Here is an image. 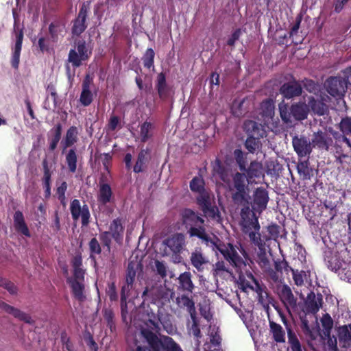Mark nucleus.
I'll return each mask as SVG.
<instances>
[{
  "mask_svg": "<svg viewBox=\"0 0 351 351\" xmlns=\"http://www.w3.org/2000/svg\"><path fill=\"white\" fill-rule=\"evenodd\" d=\"M232 183L229 184L232 201L235 205L242 206L241 216L249 211L251 197L249 194L247 178L244 173L236 172L232 176Z\"/></svg>",
  "mask_w": 351,
  "mask_h": 351,
  "instance_id": "1",
  "label": "nucleus"
},
{
  "mask_svg": "<svg viewBox=\"0 0 351 351\" xmlns=\"http://www.w3.org/2000/svg\"><path fill=\"white\" fill-rule=\"evenodd\" d=\"M141 333L149 348L138 346L136 351H183L170 337L164 336L159 338L152 330L147 328L142 329Z\"/></svg>",
  "mask_w": 351,
  "mask_h": 351,
  "instance_id": "2",
  "label": "nucleus"
},
{
  "mask_svg": "<svg viewBox=\"0 0 351 351\" xmlns=\"http://www.w3.org/2000/svg\"><path fill=\"white\" fill-rule=\"evenodd\" d=\"M141 333L149 348L138 346L136 351H183L170 337L164 336L159 338L152 330L147 328L142 329Z\"/></svg>",
  "mask_w": 351,
  "mask_h": 351,
  "instance_id": "3",
  "label": "nucleus"
},
{
  "mask_svg": "<svg viewBox=\"0 0 351 351\" xmlns=\"http://www.w3.org/2000/svg\"><path fill=\"white\" fill-rule=\"evenodd\" d=\"M141 333L149 348L138 346L136 351H183L170 337L164 336L159 338L152 330L147 328L142 329Z\"/></svg>",
  "mask_w": 351,
  "mask_h": 351,
  "instance_id": "4",
  "label": "nucleus"
},
{
  "mask_svg": "<svg viewBox=\"0 0 351 351\" xmlns=\"http://www.w3.org/2000/svg\"><path fill=\"white\" fill-rule=\"evenodd\" d=\"M182 221L186 228H189L188 233L190 237H197L205 241L210 240L206 232L205 221L199 213L191 209H185L182 214Z\"/></svg>",
  "mask_w": 351,
  "mask_h": 351,
  "instance_id": "5",
  "label": "nucleus"
},
{
  "mask_svg": "<svg viewBox=\"0 0 351 351\" xmlns=\"http://www.w3.org/2000/svg\"><path fill=\"white\" fill-rule=\"evenodd\" d=\"M162 244L165 246L163 256H171L175 263L182 262L180 254L185 246V237L183 234L176 233L165 239Z\"/></svg>",
  "mask_w": 351,
  "mask_h": 351,
  "instance_id": "6",
  "label": "nucleus"
},
{
  "mask_svg": "<svg viewBox=\"0 0 351 351\" xmlns=\"http://www.w3.org/2000/svg\"><path fill=\"white\" fill-rule=\"evenodd\" d=\"M75 47L76 49H70L68 61L73 68H78L82 64V62L87 61L90 58L93 49L84 40H77Z\"/></svg>",
  "mask_w": 351,
  "mask_h": 351,
  "instance_id": "7",
  "label": "nucleus"
},
{
  "mask_svg": "<svg viewBox=\"0 0 351 351\" xmlns=\"http://www.w3.org/2000/svg\"><path fill=\"white\" fill-rule=\"evenodd\" d=\"M90 4V1H86L80 5L77 16L72 21L71 34L73 36H80L86 29Z\"/></svg>",
  "mask_w": 351,
  "mask_h": 351,
  "instance_id": "8",
  "label": "nucleus"
},
{
  "mask_svg": "<svg viewBox=\"0 0 351 351\" xmlns=\"http://www.w3.org/2000/svg\"><path fill=\"white\" fill-rule=\"evenodd\" d=\"M196 202L205 217L212 219H220L218 208L212 202L210 193L205 191L198 194Z\"/></svg>",
  "mask_w": 351,
  "mask_h": 351,
  "instance_id": "9",
  "label": "nucleus"
},
{
  "mask_svg": "<svg viewBox=\"0 0 351 351\" xmlns=\"http://www.w3.org/2000/svg\"><path fill=\"white\" fill-rule=\"evenodd\" d=\"M215 249L219 252L224 258L235 267L245 265L243 258L238 254L234 245L230 243H224L221 241L215 243Z\"/></svg>",
  "mask_w": 351,
  "mask_h": 351,
  "instance_id": "10",
  "label": "nucleus"
},
{
  "mask_svg": "<svg viewBox=\"0 0 351 351\" xmlns=\"http://www.w3.org/2000/svg\"><path fill=\"white\" fill-rule=\"evenodd\" d=\"M324 86L328 94L334 97L341 98L346 91L348 81L340 76L330 77L326 80Z\"/></svg>",
  "mask_w": 351,
  "mask_h": 351,
  "instance_id": "11",
  "label": "nucleus"
},
{
  "mask_svg": "<svg viewBox=\"0 0 351 351\" xmlns=\"http://www.w3.org/2000/svg\"><path fill=\"white\" fill-rule=\"evenodd\" d=\"M70 211L73 221H77L81 217L82 226H87L90 223V213L87 204L81 206L77 199H74L70 204Z\"/></svg>",
  "mask_w": 351,
  "mask_h": 351,
  "instance_id": "12",
  "label": "nucleus"
},
{
  "mask_svg": "<svg viewBox=\"0 0 351 351\" xmlns=\"http://www.w3.org/2000/svg\"><path fill=\"white\" fill-rule=\"evenodd\" d=\"M274 269L269 270L267 277L274 283H282L284 280L283 271L287 274L291 271V267L285 258H277L274 261Z\"/></svg>",
  "mask_w": 351,
  "mask_h": 351,
  "instance_id": "13",
  "label": "nucleus"
},
{
  "mask_svg": "<svg viewBox=\"0 0 351 351\" xmlns=\"http://www.w3.org/2000/svg\"><path fill=\"white\" fill-rule=\"evenodd\" d=\"M14 33L16 37V42L14 46L12 48V58H11V65L15 69H18L20 63V56L22 49V44L24 37L23 29L20 28L19 25H17L16 22H14Z\"/></svg>",
  "mask_w": 351,
  "mask_h": 351,
  "instance_id": "14",
  "label": "nucleus"
},
{
  "mask_svg": "<svg viewBox=\"0 0 351 351\" xmlns=\"http://www.w3.org/2000/svg\"><path fill=\"white\" fill-rule=\"evenodd\" d=\"M278 294L280 301L288 312L290 309L295 310L297 308V298L294 296L290 287L287 284H283L278 287Z\"/></svg>",
  "mask_w": 351,
  "mask_h": 351,
  "instance_id": "15",
  "label": "nucleus"
},
{
  "mask_svg": "<svg viewBox=\"0 0 351 351\" xmlns=\"http://www.w3.org/2000/svg\"><path fill=\"white\" fill-rule=\"evenodd\" d=\"M292 145L299 158L309 156L312 152V141L310 142L308 138L304 136H295L293 137Z\"/></svg>",
  "mask_w": 351,
  "mask_h": 351,
  "instance_id": "16",
  "label": "nucleus"
},
{
  "mask_svg": "<svg viewBox=\"0 0 351 351\" xmlns=\"http://www.w3.org/2000/svg\"><path fill=\"white\" fill-rule=\"evenodd\" d=\"M280 93L288 99L299 97L302 93V84L293 78V80L285 82L280 86Z\"/></svg>",
  "mask_w": 351,
  "mask_h": 351,
  "instance_id": "17",
  "label": "nucleus"
},
{
  "mask_svg": "<svg viewBox=\"0 0 351 351\" xmlns=\"http://www.w3.org/2000/svg\"><path fill=\"white\" fill-rule=\"evenodd\" d=\"M311 141L313 147L325 151H329L333 143L332 137L326 131L322 130L313 133Z\"/></svg>",
  "mask_w": 351,
  "mask_h": 351,
  "instance_id": "18",
  "label": "nucleus"
},
{
  "mask_svg": "<svg viewBox=\"0 0 351 351\" xmlns=\"http://www.w3.org/2000/svg\"><path fill=\"white\" fill-rule=\"evenodd\" d=\"M323 295L321 293L315 294L311 291L305 300V308L307 313L315 314L322 307Z\"/></svg>",
  "mask_w": 351,
  "mask_h": 351,
  "instance_id": "19",
  "label": "nucleus"
},
{
  "mask_svg": "<svg viewBox=\"0 0 351 351\" xmlns=\"http://www.w3.org/2000/svg\"><path fill=\"white\" fill-rule=\"evenodd\" d=\"M147 315L148 320L147 325L156 331L160 330V325H162L164 328H167L169 326H171L169 321L166 320L165 315L160 313L159 309L156 314L153 312H150L147 313Z\"/></svg>",
  "mask_w": 351,
  "mask_h": 351,
  "instance_id": "20",
  "label": "nucleus"
},
{
  "mask_svg": "<svg viewBox=\"0 0 351 351\" xmlns=\"http://www.w3.org/2000/svg\"><path fill=\"white\" fill-rule=\"evenodd\" d=\"M269 195L266 189L262 187L257 188L254 192V204L255 209L262 212L267 208L269 202Z\"/></svg>",
  "mask_w": 351,
  "mask_h": 351,
  "instance_id": "21",
  "label": "nucleus"
},
{
  "mask_svg": "<svg viewBox=\"0 0 351 351\" xmlns=\"http://www.w3.org/2000/svg\"><path fill=\"white\" fill-rule=\"evenodd\" d=\"M73 267V280L84 281L85 269L82 267V256L80 252L76 253L71 260Z\"/></svg>",
  "mask_w": 351,
  "mask_h": 351,
  "instance_id": "22",
  "label": "nucleus"
},
{
  "mask_svg": "<svg viewBox=\"0 0 351 351\" xmlns=\"http://www.w3.org/2000/svg\"><path fill=\"white\" fill-rule=\"evenodd\" d=\"M243 129L248 136L255 138H263L265 131L261 123L252 120H247L244 122Z\"/></svg>",
  "mask_w": 351,
  "mask_h": 351,
  "instance_id": "23",
  "label": "nucleus"
},
{
  "mask_svg": "<svg viewBox=\"0 0 351 351\" xmlns=\"http://www.w3.org/2000/svg\"><path fill=\"white\" fill-rule=\"evenodd\" d=\"M178 289L187 293H192L195 285L192 281V274L189 271H184L180 274L178 278Z\"/></svg>",
  "mask_w": 351,
  "mask_h": 351,
  "instance_id": "24",
  "label": "nucleus"
},
{
  "mask_svg": "<svg viewBox=\"0 0 351 351\" xmlns=\"http://www.w3.org/2000/svg\"><path fill=\"white\" fill-rule=\"evenodd\" d=\"M92 80L86 75L82 82V90L80 97V101L84 106H88L93 100V95L90 89Z\"/></svg>",
  "mask_w": 351,
  "mask_h": 351,
  "instance_id": "25",
  "label": "nucleus"
},
{
  "mask_svg": "<svg viewBox=\"0 0 351 351\" xmlns=\"http://www.w3.org/2000/svg\"><path fill=\"white\" fill-rule=\"evenodd\" d=\"M112 235V239L120 243L123 241L124 227L123 226V219L117 217L112 220L110 224L109 231Z\"/></svg>",
  "mask_w": 351,
  "mask_h": 351,
  "instance_id": "26",
  "label": "nucleus"
},
{
  "mask_svg": "<svg viewBox=\"0 0 351 351\" xmlns=\"http://www.w3.org/2000/svg\"><path fill=\"white\" fill-rule=\"evenodd\" d=\"M84 281L73 280L71 277H68L66 282L69 285L73 297L79 302H83L86 299L84 294L85 287Z\"/></svg>",
  "mask_w": 351,
  "mask_h": 351,
  "instance_id": "27",
  "label": "nucleus"
},
{
  "mask_svg": "<svg viewBox=\"0 0 351 351\" xmlns=\"http://www.w3.org/2000/svg\"><path fill=\"white\" fill-rule=\"evenodd\" d=\"M0 308L3 309L8 313L12 315L14 317L19 319V320L23 321L28 324L32 322V317L28 314L1 300Z\"/></svg>",
  "mask_w": 351,
  "mask_h": 351,
  "instance_id": "28",
  "label": "nucleus"
},
{
  "mask_svg": "<svg viewBox=\"0 0 351 351\" xmlns=\"http://www.w3.org/2000/svg\"><path fill=\"white\" fill-rule=\"evenodd\" d=\"M292 118L297 121H302L307 118L308 113V106L303 102L293 104L290 106Z\"/></svg>",
  "mask_w": 351,
  "mask_h": 351,
  "instance_id": "29",
  "label": "nucleus"
},
{
  "mask_svg": "<svg viewBox=\"0 0 351 351\" xmlns=\"http://www.w3.org/2000/svg\"><path fill=\"white\" fill-rule=\"evenodd\" d=\"M14 226L16 232L30 237L31 234L29 228L25 223L23 214L21 211L17 210L14 214Z\"/></svg>",
  "mask_w": 351,
  "mask_h": 351,
  "instance_id": "30",
  "label": "nucleus"
},
{
  "mask_svg": "<svg viewBox=\"0 0 351 351\" xmlns=\"http://www.w3.org/2000/svg\"><path fill=\"white\" fill-rule=\"evenodd\" d=\"M191 265L199 271L202 272L204 269V265L208 263V260L203 253L198 250L192 252L190 256Z\"/></svg>",
  "mask_w": 351,
  "mask_h": 351,
  "instance_id": "31",
  "label": "nucleus"
},
{
  "mask_svg": "<svg viewBox=\"0 0 351 351\" xmlns=\"http://www.w3.org/2000/svg\"><path fill=\"white\" fill-rule=\"evenodd\" d=\"M141 265V263H138L129 262L125 276L126 285H124L126 286V292H129L132 289L136 277V269Z\"/></svg>",
  "mask_w": 351,
  "mask_h": 351,
  "instance_id": "32",
  "label": "nucleus"
},
{
  "mask_svg": "<svg viewBox=\"0 0 351 351\" xmlns=\"http://www.w3.org/2000/svg\"><path fill=\"white\" fill-rule=\"evenodd\" d=\"M156 88L161 99L165 100L167 99L169 94V89L167 84L165 74L162 72L160 73L157 76Z\"/></svg>",
  "mask_w": 351,
  "mask_h": 351,
  "instance_id": "33",
  "label": "nucleus"
},
{
  "mask_svg": "<svg viewBox=\"0 0 351 351\" xmlns=\"http://www.w3.org/2000/svg\"><path fill=\"white\" fill-rule=\"evenodd\" d=\"M243 171L246 172L245 175L248 182H252V179L258 178L263 175V165L261 162L254 160L250 162V166Z\"/></svg>",
  "mask_w": 351,
  "mask_h": 351,
  "instance_id": "34",
  "label": "nucleus"
},
{
  "mask_svg": "<svg viewBox=\"0 0 351 351\" xmlns=\"http://www.w3.org/2000/svg\"><path fill=\"white\" fill-rule=\"evenodd\" d=\"M149 154V150L148 149H141L138 154L137 160L134 166L133 171L135 173H141L145 171L146 168V164L149 160L147 156Z\"/></svg>",
  "mask_w": 351,
  "mask_h": 351,
  "instance_id": "35",
  "label": "nucleus"
},
{
  "mask_svg": "<svg viewBox=\"0 0 351 351\" xmlns=\"http://www.w3.org/2000/svg\"><path fill=\"white\" fill-rule=\"evenodd\" d=\"M154 300L164 305L169 302L173 293L166 287H158L154 290Z\"/></svg>",
  "mask_w": 351,
  "mask_h": 351,
  "instance_id": "36",
  "label": "nucleus"
},
{
  "mask_svg": "<svg viewBox=\"0 0 351 351\" xmlns=\"http://www.w3.org/2000/svg\"><path fill=\"white\" fill-rule=\"evenodd\" d=\"M62 131V126L60 123L55 125V126L50 130L51 136L49 138V149L50 151H53L56 149L57 145L61 138Z\"/></svg>",
  "mask_w": 351,
  "mask_h": 351,
  "instance_id": "37",
  "label": "nucleus"
},
{
  "mask_svg": "<svg viewBox=\"0 0 351 351\" xmlns=\"http://www.w3.org/2000/svg\"><path fill=\"white\" fill-rule=\"evenodd\" d=\"M78 141V130L77 127L71 126L66 131V135L64 140L62 141V144L64 146V149L70 147L76 143Z\"/></svg>",
  "mask_w": 351,
  "mask_h": 351,
  "instance_id": "38",
  "label": "nucleus"
},
{
  "mask_svg": "<svg viewBox=\"0 0 351 351\" xmlns=\"http://www.w3.org/2000/svg\"><path fill=\"white\" fill-rule=\"evenodd\" d=\"M112 191L110 186L107 183L100 184L97 199L103 205L111 201Z\"/></svg>",
  "mask_w": 351,
  "mask_h": 351,
  "instance_id": "39",
  "label": "nucleus"
},
{
  "mask_svg": "<svg viewBox=\"0 0 351 351\" xmlns=\"http://www.w3.org/2000/svg\"><path fill=\"white\" fill-rule=\"evenodd\" d=\"M309 107L314 114L319 116L324 115L328 111V107L326 104L319 99L311 97L308 101Z\"/></svg>",
  "mask_w": 351,
  "mask_h": 351,
  "instance_id": "40",
  "label": "nucleus"
},
{
  "mask_svg": "<svg viewBox=\"0 0 351 351\" xmlns=\"http://www.w3.org/2000/svg\"><path fill=\"white\" fill-rule=\"evenodd\" d=\"M297 171L302 180H310L313 175V170L309 167L308 160L299 161L297 165Z\"/></svg>",
  "mask_w": 351,
  "mask_h": 351,
  "instance_id": "41",
  "label": "nucleus"
},
{
  "mask_svg": "<svg viewBox=\"0 0 351 351\" xmlns=\"http://www.w3.org/2000/svg\"><path fill=\"white\" fill-rule=\"evenodd\" d=\"M176 302L180 307H186L190 315L196 313L195 303L192 299L189 298V296L184 294L181 296L177 297Z\"/></svg>",
  "mask_w": 351,
  "mask_h": 351,
  "instance_id": "42",
  "label": "nucleus"
},
{
  "mask_svg": "<svg viewBox=\"0 0 351 351\" xmlns=\"http://www.w3.org/2000/svg\"><path fill=\"white\" fill-rule=\"evenodd\" d=\"M49 37L53 43H57L59 39V35L62 32V23L60 21L56 20L51 22L48 28Z\"/></svg>",
  "mask_w": 351,
  "mask_h": 351,
  "instance_id": "43",
  "label": "nucleus"
},
{
  "mask_svg": "<svg viewBox=\"0 0 351 351\" xmlns=\"http://www.w3.org/2000/svg\"><path fill=\"white\" fill-rule=\"evenodd\" d=\"M269 326H270V330L272 333L273 338L275 341L278 343H282L285 341V330H283L282 327L273 322L269 321Z\"/></svg>",
  "mask_w": 351,
  "mask_h": 351,
  "instance_id": "44",
  "label": "nucleus"
},
{
  "mask_svg": "<svg viewBox=\"0 0 351 351\" xmlns=\"http://www.w3.org/2000/svg\"><path fill=\"white\" fill-rule=\"evenodd\" d=\"M274 103L272 99H267L261 104V114L264 118H271L274 114Z\"/></svg>",
  "mask_w": 351,
  "mask_h": 351,
  "instance_id": "45",
  "label": "nucleus"
},
{
  "mask_svg": "<svg viewBox=\"0 0 351 351\" xmlns=\"http://www.w3.org/2000/svg\"><path fill=\"white\" fill-rule=\"evenodd\" d=\"M215 162V171L223 182L228 184L230 182V170L219 159H217Z\"/></svg>",
  "mask_w": 351,
  "mask_h": 351,
  "instance_id": "46",
  "label": "nucleus"
},
{
  "mask_svg": "<svg viewBox=\"0 0 351 351\" xmlns=\"http://www.w3.org/2000/svg\"><path fill=\"white\" fill-rule=\"evenodd\" d=\"M66 162L71 173H75L77 169V156L75 148L70 149L66 154Z\"/></svg>",
  "mask_w": 351,
  "mask_h": 351,
  "instance_id": "47",
  "label": "nucleus"
},
{
  "mask_svg": "<svg viewBox=\"0 0 351 351\" xmlns=\"http://www.w3.org/2000/svg\"><path fill=\"white\" fill-rule=\"evenodd\" d=\"M260 229L261 226L258 223V220L256 217H254L253 219H244L242 223V231L245 234H247L250 231H252V230L260 231Z\"/></svg>",
  "mask_w": 351,
  "mask_h": 351,
  "instance_id": "48",
  "label": "nucleus"
},
{
  "mask_svg": "<svg viewBox=\"0 0 351 351\" xmlns=\"http://www.w3.org/2000/svg\"><path fill=\"white\" fill-rule=\"evenodd\" d=\"M154 129V125L152 123L145 121L141 125L140 136L141 141L143 143L147 142L152 136V131Z\"/></svg>",
  "mask_w": 351,
  "mask_h": 351,
  "instance_id": "49",
  "label": "nucleus"
},
{
  "mask_svg": "<svg viewBox=\"0 0 351 351\" xmlns=\"http://www.w3.org/2000/svg\"><path fill=\"white\" fill-rule=\"evenodd\" d=\"M300 83L302 88L310 93L317 94L320 90L319 84L311 79L304 78Z\"/></svg>",
  "mask_w": 351,
  "mask_h": 351,
  "instance_id": "50",
  "label": "nucleus"
},
{
  "mask_svg": "<svg viewBox=\"0 0 351 351\" xmlns=\"http://www.w3.org/2000/svg\"><path fill=\"white\" fill-rule=\"evenodd\" d=\"M155 52L152 48H148L142 57L143 65L145 68L154 69Z\"/></svg>",
  "mask_w": 351,
  "mask_h": 351,
  "instance_id": "51",
  "label": "nucleus"
},
{
  "mask_svg": "<svg viewBox=\"0 0 351 351\" xmlns=\"http://www.w3.org/2000/svg\"><path fill=\"white\" fill-rule=\"evenodd\" d=\"M257 263L264 274L267 276L269 270L271 269V265L265 252H261L258 254Z\"/></svg>",
  "mask_w": 351,
  "mask_h": 351,
  "instance_id": "52",
  "label": "nucleus"
},
{
  "mask_svg": "<svg viewBox=\"0 0 351 351\" xmlns=\"http://www.w3.org/2000/svg\"><path fill=\"white\" fill-rule=\"evenodd\" d=\"M337 128L347 136H351V117L346 115L342 117L337 125Z\"/></svg>",
  "mask_w": 351,
  "mask_h": 351,
  "instance_id": "53",
  "label": "nucleus"
},
{
  "mask_svg": "<svg viewBox=\"0 0 351 351\" xmlns=\"http://www.w3.org/2000/svg\"><path fill=\"white\" fill-rule=\"evenodd\" d=\"M338 336L340 341L348 343L351 341V325H344L339 328Z\"/></svg>",
  "mask_w": 351,
  "mask_h": 351,
  "instance_id": "54",
  "label": "nucleus"
},
{
  "mask_svg": "<svg viewBox=\"0 0 351 351\" xmlns=\"http://www.w3.org/2000/svg\"><path fill=\"white\" fill-rule=\"evenodd\" d=\"M280 115L284 123H289L291 122L292 113H291L290 107L288 104L280 103L279 104Z\"/></svg>",
  "mask_w": 351,
  "mask_h": 351,
  "instance_id": "55",
  "label": "nucleus"
},
{
  "mask_svg": "<svg viewBox=\"0 0 351 351\" xmlns=\"http://www.w3.org/2000/svg\"><path fill=\"white\" fill-rule=\"evenodd\" d=\"M234 158L241 171L246 170L247 160L243 152L241 149H236L233 152Z\"/></svg>",
  "mask_w": 351,
  "mask_h": 351,
  "instance_id": "56",
  "label": "nucleus"
},
{
  "mask_svg": "<svg viewBox=\"0 0 351 351\" xmlns=\"http://www.w3.org/2000/svg\"><path fill=\"white\" fill-rule=\"evenodd\" d=\"M204 184L202 178L195 176L190 182V189L193 192H197L199 194L206 191Z\"/></svg>",
  "mask_w": 351,
  "mask_h": 351,
  "instance_id": "57",
  "label": "nucleus"
},
{
  "mask_svg": "<svg viewBox=\"0 0 351 351\" xmlns=\"http://www.w3.org/2000/svg\"><path fill=\"white\" fill-rule=\"evenodd\" d=\"M290 271L292 274L295 285L298 287L302 286L304 282V279L306 277V272L303 270L295 269L293 268H291Z\"/></svg>",
  "mask_w": 351,
  "mask_h": 351,
  "instance_id": "58",
  "label": "nucleus"
},
{
  "mask_svg": "<svg viewBox=\"0 0 351 351\" xmlns=\"http://www.w3.org/2000/svg\"><path fill=\"white\" fill-rule=\"evenodd\" d=\"M288 342L292 351H303L299 339L291 330H288Z\"/></svg>",
  "mask_w": 351,
  "mask_h": 351,
  "instance_id": "59",
  "label": "nucleus"
},
{
  "mask_svg": "<svg viewBox=\"0 0 351 351\" xmlns=\"http://www.w3.org/2000/svg\"><path fill=\"white\" fill-rule=\"evenodd\" d=\"M126 286H123L121 291V313L123 321H125L128 312Z\"/></svg>",
  "mask_w": 351,
  "mask_h": 351,
  "instance_id": "60",
  "label": "nucleus"
},
{
  "mask_svg": "<svg viewBox=\"0 0 351 351\" xmlns=\"http://www.w3.org/2000/svg\"><path fill=\"white\" fill-rule=\"evenodd\" d=\"M90 250V258H94L95 255H99L101 253V246L96 237H93L88 243Z\"/></svg>",
  "mask_w": 351,
  "mask_h": 351,
  "instance_id": "61",
  "label": "nucleus"
},
{
  "mask_svg": "<svg viewBox=\"0 0 351 351\" xmlns=\"http://www.w3.org/2000/svg\"><path fill=\"white\" fill-rule=\"evenodd\" d=\"M104 320L107 323V326L110 328V331L112 332L115 330L116 326L114 321V314L112 309L105 308L103 311Z\"/></svg>",
  "mask_w": 351,
  "mask_h": 351,
  "instance_id": "62",
  "label": "nucleus"
},
{
  "mask_svg": "<svg viewBox=\"0 0 351 351\" xmlns=\"http://www.w3.org/2000/svg\"><path fill=\"white\" fill-rule=\"evenodd\" d=\"M122 128L121 119L118 116H110L108 123L107 124V129L109 131L114 132Z\"/></svg>",
  "mask_w": 351,
  "mask_h": 351,
  "instance_id": "63",
  "label": "nucleus"
},
{
  "mask_svg": "<svg viewBox=\"0 0 351 351\" xmlns=\"http://www.w3.org/2000/svg\"><path fill=\"white\" fill-rule=\"evenodd\" d=\"M330 134H332V140L334 139L335 142L344 141V143H346L349 148H351V141L345 134L333 130H330Z\"/></svg>",
  "mask_w": 351,
  "mask_h": 351,
  "instance_id": "64",
  "label": "nucleus"
}]
</instances>
